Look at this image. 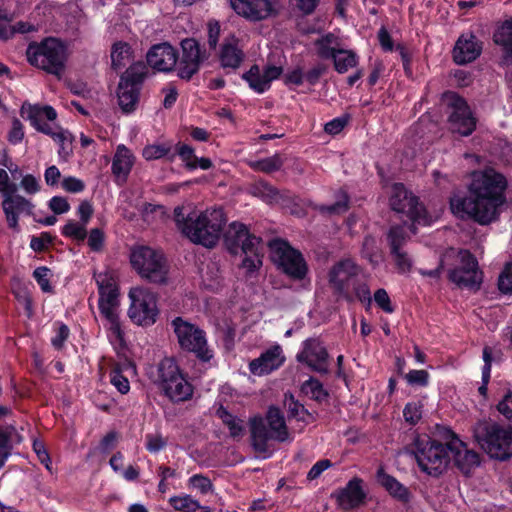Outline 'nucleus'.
<instances>
[{
    "label": "nucleus",
    "mask_w": 512,
    "mask_h": 512,
    "mask_svg": "<svg viewBox=\"0 0 512 512\" xmlns=\"http://www.w3.org/2000/svg\"><path fill=\"white\" fill-rule=\"evenodd\" d=\"M506 177L494 168L474 171L468 185V196L450 198L452 213L462 219L469 218L480 225H487L499 216V208L506 202Z\"/></svg>",
    "instance_id": "nucleus-1"
},
{
    "label": "nucleus",
    "mask_w": 512,
    "mask_h": 512,
    "mask_svg": "<svg viewBox=\"0 0 512 512\" xmlns=\"http://www.w3.org/2000/svg\"><path fill=\"white\" fill-rule=\"evenodd\" d=\"M173 214L177 228L191 242L207 248H213L218 243L225 223L222 209L196 212L189 206H177Z\"/></svg>",
    "instance_id": "nucleus-2"
},
{
    "label": "nucleus",
    "mask_w": 512,
    "mask_h": 512,
    "mask_svg": "<svg viewBox=\"0 0 512 512\" xmlns=\"http://www.w3.org/2000/svg\"><path fill=\"white\" fill-rule=\"evenodd\" d=\"M251 445L256 453L269 457L268 441L270 439L284 442L289 439L288 427L283 413L278 407L270 406L266 418L254 416L249 420Z\"/></svg>",
    "instance_id": "nucleus-3"
},
{
    "label": "nucleus",
    "mask_w": 512,
    "mask_h": 512,
    "mask_svg": "<svg viewBox=\"0 0 512 512\" xmlns=\"http://www.w3.org/2000/svg\"><path fill=\"white\" fill-rule=\"evenodd\" d=\"M223 237L226 248L232 254H238L240 251L245 254L242 266L247 271H255L262 265V239L250 234L244 224L232 222L224 232Z\"/></svg>",
    "instance_id": "nucleus-4"
},
{
    "label": "nucleus",
    "mask_w": 512,
    "mask_h": 512,
    "mask_svg": "<svg viewBox=\"0 0 512 512\" xmlns=\"http://www.w3.org/2000/svg\"><path fill=\"white\" fill-rule=\"evenodd\" d=\"M473 436L481 448L497 460L512 457V426H502L496 422L478 421L473 427Z\"/></svg>",
    "instance_id": "nucleus-5"
},
{
    "label": "nucleus",
    "mask_w": 512,
    "mask_h": 512,
    "mask_svg": "<svg viewBox=\"0 0 512 512\" xmlns=\"http://www.w3.org/2000/svg\"><path fill=\"white\" fill-rule=\"evenodd\" d=\"M20 114L23 118L29 120L37 131L50 136L60 144L58 153L61 157L69 155L70 151L66 148V143L70 144L72 142L71 134L56 124L44 122V119L49 122L56 120L57 112L53 107L48 105L40 106L38 104L32 105L25 102L20 109Z\"/></svg>",
    "instance_id": "nucleus-6"
},
{
    "label": "nucleus",
    "mask_w": 512,
    "mask_h": 512,
    "mask_svg": "<svg viewBox=\"0 0 512 512\" xmlns=\"http://www.w3.org/2000/svg\"><path fill=\"white\" fill-rule=\"evenodd\" d=\"M28 62L47 73L62 77L67 60L66 47L55 38H47L39 44H30L26 51Z\"/></svg>",
    "instance_id": "nucleus-7"
},
{
    "label": "nucleus",
    "mask_w": 512,
    "mask_h": 512,
    "mask_svg": "<svg viewBox=\"0 0 512 512\" xmlns=\"http://www.w3.org/2000/svg\"><path fill=\"white\" fill-rule=\"evenodd\" d=\"M412 453L420 469L434 477L441 475L450 461L447 444L432 440L426 435L414 439Z\"/></svg>",
    "instance_id": "nucleus-8"
},
{
    "label": "nucleus",
    "mask_w": 512,
    "mask_h": 512,
    "mask_svg": "<svg viewBox=\"0 0 512 512\" xmlns=\"http://www.w3.org/2000/svg\"><path fill=\"white\" fill-rule=\"evenodd\" d=\"M130 262L138 274L149 282H167L169 267L161 251L148 246L136 247L131 251Z\"/></svg>",
    "instance_id": "nucleus-9"
},
{
    "label": "nucleus",
    "mask_w": 512,
    "mask_h": 512,
    "mask_svg": "<svg viewBox=\"0 0 512 512\" xmlns=\"http://www.w3.org/2000/svg\"><path fill=\"white\" fill-rule=\"evenodd\" d=\"M146 73V65L143 62H136L120 76L116 94L123 113L129 114L136 110Z\"/></svg>",
    "instance_id": "nucleus-10"
},
{
    "label": "nucleus",
    "mask_w": 512,
    "mask_h": 512,
    "mask_svg": "<svg viewBox=\"0 0 512 512\" xmlns=\"http://www.w3.org/2000/svg\"><path fill=\"white\" fill-rule=\"evenodd\" d=\"M268 247L271 260L283 273L295 280L306 277L308 265L300 251L279 238L269 241Z\"/></svg>",
    "instance_id": "nucleus-11"
},
{
    "label": "nucleus",
    "mask_w": 512,
    "mask_h": 512,
    "mask_svg": "<svg viewBox=\"0 0 512 512\" xmlns=\"http://www.w3.org/2000/svg\"><path fill=\"white\" fill-rule=\"evenodd\" d=\"M171 325L182 350L194 353L202 361H209L213 357L205 332L197 325L181 317H176Z\"/></svg>",
    "instance_id": "nucleus-12"
},
{
    "label": "nucleus",
    "mask_w": 512,
    "mask_h": 512,
    "mask_svg": "<svg viewBox=\"0 0 512 512\" xmlns=\"http://www.w3.org/2000/svg\"><path fill=\"white\" fill-rule=\"evenodd\" d=\"M389 205L394 212L403 214L412 221V228L415 224H429L424 206L402 183L391 186ZM412 232L415 233V229Z\"/></svg>",
    "instance_id": "nucleus-13"
},
{
    "label": "nucleus",
    "mask_w": 512,
    "mask_h": 512,
    "mask_svg": "<svg viewBox=\"0 0 512 512\" xmlns=\"http://www.w3.org/2000/svg\"><path fill=\"white\" fill-rule=\"evenodd\" d=\"M362 273V267L350 257L335 262L328 272V281L334 294L351 300V287L355 286Z\"/></svg>",
    "instance_id": "nucleus-14"
},
{
    "label": "nucleus",
    "mask_w": 512,
    "mask_h": 512,
    "mask_svg": "<svg viewBox=\"0 0 512 512\" xmlns=\"http://www.w3.org/2000/svg\"><path fill=\"white\" fill-rule=\"evenodd\" d=\"M131 304L128 310L129 318L137 325L150 326L158 316L157 297L145 287H133L129 291Z\"/></svg>",
    "instance_id": "nucleus-15"
},
{
    "label": "nucleus",
    "mask_w": 512,
    "mask_h": 512,
    "mask_svg": "<svg viewBox=\"0 0 512 512\" xmlns=\"http://www.w3.org/2000/svg\"><path fill=\"white\" fill-rule=\"evenodd\" d=\"M442 101L448 109L449 128L453 133L461 136H469L476 128V119L473 117L470 107L465 99L455 92H446Z\"/></svg>",
    "instance_id": "nucleus-16"
},
{
    "label": "nucleus",
    "mask_w": 512,
    "mask_h": 512,
    "mask_svg": "<svg viewBox=\"0 0 512 512\" xmlns=\"http://www.w3.org/2000/svg\"><path fill=\"white\" fill-rule=\"evenodd\" d=\"M181 55L176 67L177 76L189 81L200 70L201 65L209 59L210 54L194 38H185L180 43Z\"/></svg>",
    "instance_id": "nucleus-17"
},
{
    "label": "nucleus",
    "mask_w": 512,
    "mask_h": 512,
    "mask_svg": "<svg viewBox=\"0 0 512 512\" xmlns=\"http://www.w3.org/2000/svg\"><path fill=\"white\" fill-rule=\"evenodd\" d=\"M458 265L449 270L448 278L460 288L479 289L482 273L478 270L475 257L467 250H461L457 255Z\"/></svg>",
    "instance_id": "nucleus-18"
},
{
    "label": "nucleus",
    "mask_w": 512,
    "mask_h": 512,
    "mask_svg": "<svg viewBox=\"0 0 512 512\" xmlns=\"http://www.w3.org/2000/svg\"><path fill=\"white\" fill-rule=\"evenodd\" d=\"M296 360L321 375L330 372V356L324 343L319 338L306 339L302 344V350L296 355Z\"/></svg>",
    "instance_id": "nucleus-19"
},
{
    "label": "nucleus",
    "mask_w": 512,
    "mask_h": 512,
    "mask_svg": "<svg viewBox=\"0 0 512 512\" xmlns=\"http://www.w3.org/2000/svg\"><path fill=\"white\" fill-rule=\"evenodd\" d=\"M17 185L7 182V190L3 194L2 208L8 227L15 232L19 231L18 217L21 213L31 214L32 203L21 195L16 194Z\"/></svg>",
    "instance_id": "nucleus-20"
},
{
    "label": "nucleus",
    "mask_w": 512,
    "mask_h": 512,
    "mask_svg": "<svg viewBox=\"0 0 512 512\" xmlns=\"http://www.w3.org/2000/svg\"><path fill=\"white\" fill-rule=\"evenodd\" d=\"M446 433L450 436V440L447 442L450 459H453L454 464L463 474L468 475L479 465V455L469 450L452 431L447 430Z\"/></svg>",
    "instance_id": "nucleus-21"
},
{
    "label": "nucleus",
    "mask_w": 512,
    "mask_h": 512,
    "mask_svg": "<svg viewBox=\"0 0 512 512\" xmlns=\"http://www.w3.org/2000/svg\"><path fill=\"white\" fill-rule=\"evenodd\" d=\"M179 54L167 42L156 44L150 48L146 59L148 65L159 72H171L177 67Z\"/></svg>",
    "instance_id": "nucleus-22"
},
{
    "label": "nucleus",
    "mask_w": 512,
    "mask_h": 512,
    "mask_svg": "<svg viewBox=\"0 0 512 512\" xmlns=\"http://www.w3.org/2000/svg\"><path fill=\"white\" fill-rule=\"evenodd\" d=\"M99 289V310L100 313L118 311L119 293L114 278L108 273H101L97 276Z\"/></svg>",
    "instance_id": "nucleus-23"
},
{
    "label": "nucleus",
    "mask_w": 512,
    "mask_h": 512,
    "mask_svg": "<svg viewBox=\"0 0 512 512\" xmlns=\"http://www.w3.org/2000/svg\"><path fill=\"white\" fill-rule=\"evenodd\" d=\"M285 356L279 345H274L258 358L249 363V370L252 374L262 376L271 373L283 365Z\"/></svg>",
    "instance_id": "nucleus-24"
},
{
    "label": "nucleus",
    "mask_w": 512,
    "mask_h": 512,
    "mask_svg": "<svg viewBox=\"0 0 512 512\" xmlns=\"http://www.w3.org/2000/svg\"><path fill=\"white\" fill-rule=\"evenodd\" d=\"M482 52V43L472 34L461 35L454 47V60L457 64H466L477 59Z\"/></svg>",
    "instance_id": "nucleus-25"
},
{
    "label": "nucleus",
    "mask_w": 512,
    "mask_h": 512,
    "mask_svg": "<svg viewBox=\"0 0 512 512\" xmlns=\"http://www.w3.org/2000/svg\"><path fill=\"white\" fill-rule=\"evenodd\" d=\"M362 483L363 481L360 478H353L344 488L334 494L340 508L352 509L364 502L366 495Z\"/></svg>",
    "instance_id": "nucleus-26"
},
{
    "label": "nucleus",
    "mask_w": 512,
    "mask_h": 512,
    "mask_svg": "<svg viewBox=\"0 0 512 512\" xmlns=\"http://www.w3.org/2000/svg\"><path fill=\"white\" fill-rule=\"evenodd\" d=\"M492 39L501 50L500 65L512 67V20H505L498 25Z\"/></svg>",
    "instance_id": "nucleus-27"
},
{
    "label": "nucleus",
    "mask_w": 512,
    "mask_h": 512,
    "mask_svg": "<svg viewBox=\"0 0 512 512\" xmlns=\"http://www.w3.org/2000/svg\"><path fill=\"white\" fill-rule=\"evenodd\" d=\"M133 164L134 157L130 150L124 145H119L112 162V173L114 176L123 182L126 181Z\"/></svg>",
    "instance_id": "nucleus-28"
},
{
    "label": "nucleus",
    "mask_w": 512,
    "mask_h": 512,
    "mask_svg": "<svg viewBox=\"0 0 512 512\" xmlns=\"http://www.w3.org/2000/svg\"><path fill=\"white\" fill-rule=\"evenodd\" d=\"M161 390L173 402L189 400L193 395V387L183 375L167 384Z\"/></svg>",
    "instance_id": "nucleus-29"
},
{
    "label": "nucleus",
    "mask_w": 512,
    "mask_h": 512,
    "mask_svg": "<svg viewBox=\"0 0 512 512\" xmlns=\"http://www.w3.org/2000/svg\"><path fill=\"white\" fill-rule=\"evenodd\" d=\"M244 60L243 51L235 43L225 42L222 44L219 61L223 69L236 70Z\"/></svg>",
    "instance_id": "nucleus-30"
},
{
    "label": "nucleus",
    "mask_w": 512,
    "mask_h": 512,
    "mask_svg": "<svg viewBox=\"0 0 512 512\" xmlns=\"http://www.w3.org/2000/svg\"><path fill=\"white\" fill-rule=\"evenodd\" d=\"M273 13L274 7L271 0H249L240 15L257 21L265 19Z\"/></svg>",
    "instance_id": "nucleus-31"
},
{
    "label": "nucleus",
    "mask_w": 512,
    "mask_h": 512,
    "mask_svg": "<svg viewBox=\"0 0 512 512\" xmlns=\"http://www.w3.org/2000/svg\"><path fill=\"white\" fill-rule=\"evenodd\" d=\"M378 482L395 498L407 502L410 497L408 489L398 482L391 475L386 474L382 469L377 472Z\"/></svg>",
    "instance_id": "nucleus-32"
},
{
    "label": "nucleus",
    "mask_w": 512,
    "mask_h": 512,
    "mask_svg": "<svg viewBox=\"0 0 512 512\" xmlns=\"http://www.w3.org/2000/svg\"><path fill=\"white\" fill-rule=\"evenodd\" d=\"M216 416L222 421V423L228 428L229 435L234 438H241L245 433L244 421L230 413L227 408L220 406L216 410Z\"/></svg>",
    "instance_id": "nucleus-33"
},
{
    "label": "nucleus",
    "mask_w": 512,
    "mask_h": 512,
    "mask_svg": "<svg viewBox=\"0 0 512 512\" xmlns=\"http://www.w3.org/2000/svg\"><path fill=\"white\" fill-rule=\"evenodd\" d=\"M317 55L322 59H332L341 48L340 39L333 33H327L315 40Z\"/></svg>",
    "instance_id": "nucleus-34"
},
{
    "label": "nucleus",
    "mask_w": 512,
    "mask_h": 512,
    "mask_svg": "<svg viewBox=\"0 0 512 512\" xmlns=\"http://www.w3.org/2000/svg\"><path fill=\"white\" fill-rule=\"evenodd\" d=\"M158 384L162 389L170 382H173L175 379L183 375L172 358H164L158 364Z\"/></svg>",
    "instance_id": "nucleus-35"
},
{
    "label": "nucleus",
    "mask_w": 512,
    "mask_h": 512,
    "mask_svg": "<svg viewBox=\"0 0 512 512\" xmlns=\"http://www.w3.org/2000/svg\"><path fill=\"white\" fill-rule=\"evenodd\" d=\"M169 503L176 511L180 512H211L210 507L201 505L198 500L188 494L172 496Z\"/></svg>",
    "instance_id": "nucleus-36"
},
{
    "label": "nucleus",
    "mask_w": 512,
    "mask_h": 512,
    "mask_svg": "<svg viewBox=\"0 0 512 512\" xmlns=\"http://www.w3.org/2000/svg\"><path fill=\"white\" fill-rule=\"evenodd\" d=\"M132 59L131 46L126 42H116L112 46L111 61L114 70H120L130 63Z\"/></svg>",
    "instance_id": "nucleus-37"
},
{
    "label": "nucleus",
    "mask_w": 512,
    "mask_h": 512,
    "mask_svg": "<svg viewBox=\"0 0 512 512\" xmlns=\"http://www.w3.org/2000/svg\"><path fill=\"white\" fill-rule=\"evenodd\" d=\"M250 193L267 203L278 202L280 199L279 191L268 182L262 180L251 185Z\"/></svg>",
    "instance_id": "nucleus-38"
},
{
    "label": "nucleus",
    "mask_w": 512,
    "mask_h": 512,
    "mask_svg": "<svg viewBox=\"0 0 512 512\" xmlns=\"http://www.w3.org/2000/svg\"><path fill=\"white\" fill-rule=\"evenodd\" d=\"M334 68L338 73H345L357 65L358 57L352 50L340 48L333 56Z\"/></svg>",
    "instance_id": "nucleus-39"
},
{
    "label": "nucleus",
    "mask_w": 512,
    "mask_h": 512,
    "mask_svg": "<svg viewBox=\"0 0 512 512\" xmlns=\"http://www.w3.org/2000/svg\"><path fill=\"white\" fill-rule=\"evenodd\" d=\"M283 163L284 160L281 157V155L274 154L273 156L264 159L250 161L249 166L255 171H260L263 173H272L275 171H279L283 166Z\"/></svg>",
    "instance_id": "nucleus-40"
},
{
    "label": "nucleus",
    "mask_w": 512,
    "mask_h": 512,
    "mask_svg": "<svg viewBox=\"0 0 512 512\" xmlns=\"http://www.w3.org/2000/svg\"><path fill=\"white\" fill-rule=\"evenodd\" d=\"M242 78L248 82L250 88L258 93H263L268 89L267 80L261 74L258 65H253L249 71L243 74Z\"/></svg>",
    "instance_id": "nucleus-41"
},
{
    "label": "nucleus",
    "mask_w": 512,
    "mask_h": 512,
    "mask_svg": "<svg viewBox=\"0 0 512 512\" xmlns=\"http://www.w3.org/2000/svg\"><path fill=\"white\" fill-rule=\"evenodd\" d=\"M284 406L287 409L288 416L290 418H296L298 421L307 422V418L311 417L305 407L296 401L292 395H285Z\"/></svg>",
    "instance_id": "nucleus-42"
},
{
    "label": "nucleus",
    "mask_w": 512,
    "mask_h": 512,
    "mask_svg": "<svg viewBox=\"0 0 512 512\" xmlns=\"http://www.w3.org/2000/svg\"><path fill=\"white\" fill-rule=\"evenodd\" d=\"M361 255L372 265H377L381 260L380 250L374 237L366 236L362 243Z\"/></svg>",
    "instance_id": "nucleus-43"
},
{
    "label": "nucleus",
    "mask_w": 512,
    "mask_h": 512,
    "mask_svg": "<svg viewBox=\"0 0 512 512\" xmlns=\"http://www.w3.org/2000/svg\"><path fill=\"white\" fill-rule=\"evenodd\" d=\"M302 392L316 401H323L327 398L328 393L323 388V385L317 379L311 377L302 384Z\"/></svg>",
    "instance_id": "nucleus-44"
},
{
    "label": "nucleus",
    "mask_w": 512,
    "mask_h": 512,
    "mask_svg": "<svg viewBox=\"0 0 512 512\" xmlns=\"http://www.w3.org/2000/svg\"><path fill=\"white\" fill-rule=\"evenodd\" d=\"M62 234L66 237L83 241L87 237L86 225L70 220L64 225Z\"/></svg>",
    "instance_id": "nucleus-45"
},
{
    "label": "nucleus",
    "mask_w": 512,
    "mask_h": 512,
    "mask_svg": "<svg viewBox=\"0 0 512 512\" xmlns=\"http://www.w3.org/2000/svg\"><path fill=\"white\" fill-rule=\"evenodd\" d=\"M102 316L107 321V328L111 335L116 341L121 343L123 341V331L121 329L118 311L102 313Z\"/></svg>",
    "instance_id": "nucleus-46"
},
{
    "label": "nucleus",
    "mask_w": 512,
    "mask_h": 512,
    "mask_svg": "<svg viewBox=\"0 0 512 512\" xmlns=\"http://www.w3.org/2000/svg\"><path fill=\"white\" fill-rule=\"evenodd\" d=\"M407 238L408 236L403 226H392L388 233L391 250L396 251L397 248L401 249Z\"/></svg>",
    "instance_id": "nucleus-47"
},
{
    "label": "nucleus",
    "mask_w": 512,
    "mask_h": 512,
    "mask_svg": "<svg viewBox=\"0 0 512 512\" xmlns=\"http://www.w3.org/2000/svg\"><path fill=\"white\" fill-rule=\"evenodd\" d=\"M176 148L178 155L186 163V167L190 170L196 169L197 157L194 154V149L183 143H178Z\"/></svg>",
    "instance_id": "nucleus-48"
},
{
    "label": "nucleus",
    "mask_w": 512,
    "mask_h": 512,
    "mask_svg": "<svg viewBox=\"0 0 512 512\" xmlns=\"http://www.w3.org/2000/svg\"><path fill=\"white\" fill-rule=\"evenodd\" d=\"M403 416L408 424H417L422 417V404L416 402L406 404L403 410Z\"/></svg>",
    "instance_id": "nucleus-49"
},
{
    "label": "nucleus",
    "mask_w": 512,
    "mask_h": 512,
    "mask_svg": "<svg viewBox=\"0 0 512 512\" xmlns=\"http://www.w3.org/2000/svg\"><path fill=\"white\" fill-rule=\"evenodd\" d=\"M189 485L192 488L197 489L201 494H207L213 491V484L211 480L202 474H195L190 477Z\"/></svg>",
    "instance_id": "nucleus-50"
},
{
    "label": "nucleus",
    "mask_w": 512,
    "mask_h": 512,
    "mask_svg": "<svg viewBox=\"0 0 512 512\" xmlns=\"http://www.w3.org/2000/svg\"><path fill=\"white\" fill-rule=\"evenodd\" d=\"M170 152V147L162 144H152L144 147L142 155L150 161L164 157Z\"/></svg>",
    "instance_id": "nucleus-51"
},
{
    "label": "nucleus",
    "mask_w": 512,
    "mask_h": 512,
    "mask_svg": "<svg viewBox=\"0 0 512 512\" xmlns=\"http://www.w3.org/2000/svg\"><path fill=\"white\" fill-rule=\"evenodd\" d=\"M498 287L502 293L512 294V262L506 264L498 279Z\"/></svg>",
    "instance_id": "nucleus-52"
},
{
    "label": "nucleus",
    "mask_w": 512,
    "mask_h": 512,
    "mask_svg": "<svg viewBox=\"0 0 512 512\" xmlns=\"http://www.w3.org/2000/svg\"><path fill=\"white\" fill-rule=\"evenodd\" d=\"M405 379L411 386L425 387L429 382V373L426 370H411L405 374Z\"/></svg>",
    "instance_id": "nucleus-53"
},
{
    "label": "nucleus",
    "mask_w": 512,
    "mask_h": 512,
    "mask_svg": "<svg viewBox=\"0 0 512 512\" xmlns=\"http://www.w3.org/2000/svg\"><path fill=\"white\" fill-rule=\"evenodd\" d=\"M396 266L401 273H407L412 267V261L402 249L391 250Z\"/></svg>",
    "instance_id": "nucleus-54"
},
{
    "label": "nucleus",
    "mask_w": 512,
    "mask_h": 512,
    "mask_svg": "<svg viewBox=\"0 0 512 512\" xmlns=\"http://www.w3.org/2000/svg\"><path fill=\"white\" fill-rule=\"evenodd\" d=\"M49 272L50 270L44 266L36 268L33 272V276L40 285L42 291L46 293H50L53 290L49 282Z\"/></svg>",
    "instance_id": "nucleus-55"
},
{
    "label": "nucleus",
    "mask_w": 512,
    "mask_h": 512,
    "mask_svg": "<svg viewBox=\"0 0 512 512\" xmlns=\"http://www.w3.org/2000/svg\"><path fill=\"white\" fill-rule=\"evenodd\" d=\"M110 381L120 393H128L130 389L129 381L125 376L121 374V372L118 369H113L111 371Z\"/></svg>",
    "instance_id": "nucleus-56"
},
{
    "label": "nucleus",
    "mask_w": 512,
    "mask_h": 512,
    "mask_svg": "<svg viewBox=\"0 0 512 512\" xmlns=\"http://www.w3.org/2000/svg\"><path fill=\"white\" fill-rule=\"evenodd\" d=\"M146 440H147V443H146L147 450L150 452H153V453L160 451L167 444L166 439L163 438L162 435L159 433L148 434L146 436Z\"/></svg>",
    "instance_id": "nucleus-57"
},
{
    "label": "nucleus",
    "mask_w": 512,
    "mask_h": 512,
    "mask_svg": "<svg viewBox=\"0 0 512 512\" xmlns=\"http://www.w3.org/2000/svg\"><path fill=\"white\" fill-rule=\"evenodd\" d=\"M104 244V233L99 228L91 229L88 236V245L89 247L96 252L102 250Z\"/></svg>",
    "instance_id": "nucleus-58"
},
{
    "label": "nucleus",
    "mask_w": 512,
    "mask_h": 512,
    "mask_svg": "<svg viewBox=\"0 0 512 512\" xmlns=\"http://www.w3.org/2000/svg\"><path fill=\"white\" fill-rule=\"evenodd\" d=\"M376 304L385 312L392 313L394 308L385 289H378L374 294Z\"/></svg>",
    "instance_id": "nucleus-59"
},
{
    "label": "nucleus",
    "mask_w": 512,
    "mask_h": 512,
    "mask_svg": "<svg viewBox=\"0 0 512 512\" xmlns=\"http://www.w3.org/2000/svg\"><path fill=\"white\" fill-rule=\"evenodd\" d=\"M62 187L70 193H79L85 189V183L76 177H65L62 181Z\"/></svg>",
    "instance_id": "nucleus-60"
},
{
    "label": "nucleus",
    "mask_w": 512,
    "mask_h": 512,
    "mask_svg": "<svg viewBox=\"0 0 512 512\" xmlns=\"http://www.w3.org/2000/svg\"><path fill=\"white\" fill-rule=\"evenodd\" d=\"M33 450L39 461L45 465L46 469L51 471V459L43 442L35 440L33 442Z\"/></svg>",
    "instance_id": "nucleus-61"
},
{
    "label": "nucleus",
    "mask_w": 512,
    "mask_h": 512,
    "mask_svg": "<svg viewBox=\"0 0 512 512\" xmlns=\"http://www.w3.org/2000/svg\"><path fill=\"white\" fill-rule=\"evenodd\" d=\"M326 71L327 66L325 64L318 63L304 74L305 80L309 84L314 85L319 81L320 77L326 73Z\"/></svg>",
    "instance_id": "nucleus-62"
},
{
    "label": "nucleus",
    "mask_w": 512,
    "mask_h": 512,
    "mask_svg": "<svg viewBox=\"0 0 512 512\" xmlns=\"http://www.w3.org/2000/svg\"><path fill=\"white\" fill-rule=\"evenodd\" d=\"M49 208L55 214H63L70 210V205L66 198L61 196H54L49 201Z\"/></svg>",
    "instance_id": "nucleus-63"
},
{
    "label": "nucleus",
    "mask_w": 512,
    "mask_h": 512,
    "mask_svg": "<svg viewBox=\"0 0 512 512\" xmlns=\"http://www.w3.org/2000/svg\"><path fill=\"white\" fill-rule=\"evenodd\" d=\"M23 137H24L23 125L17 118H14L12 121V129L8 135V140L12 144H17L22 141Z\"/></svg>",
    "instance_id": "nucleus-64"
}]
</instances>
